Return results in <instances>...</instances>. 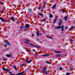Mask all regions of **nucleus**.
<instances>
[{"label": "nucleus", "instance_id": "obj_45", "mask_svg": "<svg viewBox=\"0 0 75 75\" xmlns=\"http://www.w3.org/2000/svg\"><path fill=\"white\" fill-rule=\"evenodd\" d=\"M24 71H23V72H21L20 73H22V74H23V73H24Z\"/></svg>", "mask_w": 75, "mask_h": 75}, {"label": "nucleus", "instance_id": "obj_27", "mask_svg": "<svg viewBox=\"0 0 75 75\" xmlns=\"http://www.w3.org/2000/svg\"><path fill=\"white\" fill-rule=\"evenodd\" d=\"M23 27H24L23 26H21L20 28V30H21V28H23Z\"/></svg>", "mask_w": 75, "mask_h": 75}, {"label": "nucleus", "instance_id": "obj_55", "mask_svg": "<svg viewBox=\"0 0 75 75\" xmlns=\"http://www.w3.org/2000/svg\"><path fill=\"white\" fill-rule=\"evenodd\" d=\"M65 56H66V55H65Z\"/></svg>", "mask_w": 75, "mask_h": 75}, {"label": "nucleus", "instance_id": "obj_1", "mask_svg": "<svg viewBox=\"0 0 75 75\" xmlns=\"http://www.w3.org/2000/svg\"><path fill=\"white\" fill-rule=\"evenodd\" d=\"M47 67H44L42 70V73H44L46 75H48V71H46L47 70Z\"/></svg>", "mask_w": 75, "mask_h": 75}, {"label": "nucleus", "instance_id": "obj_42", "mask_svg": "<svg viewBox=\"0 0 75 75\" xmlns=\"http://www.w3.org/2000/svg\"><path fill=\"white\" fill-rule=\"evenodd\" d=\"M49 38H50V39H52V38L51 37H49Z\"/></svg>", "mask_w": 75, "mask_h": 75}, {"label": "nucleus", "instance_id": "obj_6", "mask_svg": "<svg viewBox=\"0 0 75 75\" xmlns=\"http://www.w3.org/2000/svg\"><path fill=\"white\" fill-rule=\"evenodd\" d=\"M0 20L2 21H3V22H8L7 21H5L4 19H3V18L0 17Z\"/></svg>", "mask_w": 75, "mask_h": 75}, {"label": "nucleus", "instance_id": "obj_52", "mask_svg": "<svg viewBox=\"0 0 75 75\" xmlns=\"http://www.w3.org/2000/svg\"><path fill=\"white\" fill-rule=\"evenodd\" d=\"M19 22H18V24H19Z\"/></svg>", "mask_w": 75, "mask_h": 75}, {"label": "nucleus", "instance_id": "obj_11", "mask_svg": "<svg viewBox=\"0 0 75 75\" xmlns=\"http://www.w3.org/2000/svg\"><path fill=\"white\" fill-rule=\"evenodd\" d=\"M64 18L65 20V21H67V18H68V16H66Z\"/></svg>", "mask_w": 75, "mask_h": 75}, {"label": "nucleus", "instance_id": "obj_29", "mask_svg": "<svg viewBox=\"0 0 75 75\" xmlns=\"http://www.w3.org/2000/svg\"><path fill=\"white\" fill-rule=\"evenodd\" d=\"M32 62V60H30L27 63H28V64H29L30 63V62Z\"/></svg>", "mask_w": 75, "mask_h": 75}, {"label": "nucleus", "instance_id": "obj_33", "mask_svg": "<svg viewBox=\"0 0 75 75\" xmlns=\"http://www.w3.org/2000/svg\"><path fill=\"white\" fill-rule=\"evenodd\" d=\"M69 41H73V40L72 39H69Z\"/></svg>", "mask_w": 75, "mask_h": 75}, {"label": "nucleus", "instance_id": "obj_25", "mask_svg": "<svg viewBox=\"0 0 75 75\" xmlns=\"http://www.w3.org/2000/svg\"><path fill=\"white\" fill-rule=\"evenodd\" d=\"M46 63L47 64H50V62L48 61H46Z\"/></svg>", "mask_w": 75, "mask_h": 75}, {"label": "nucleus", "instance_id": "obj_5", "mask_svg": "<svg viewBox=\"0 0 75 75\" xmlns=\"http://www.w3.org/2000/svg\"><path fill=\"white\" fill-rule=\"evenodd\" d=\"M62 19H60L59 23V26L61 25V24H62Z\"/></svg>", "mask_w": 75, "mask_h": 75}, {"label": "nucleus", "instance_id": "obj_9", "mask_svg": "<svg viewBox=\"0 0 75 75\" xmlns=\"http://www.w3.org/2000/svg\"><path fill=\"white\" fill-rule=\"evenodd\" d=\"M25 27L27 28H29V27H30V25H29L28 24H27L25 25Z\"/></svg>", "mask_w": 75, "mask_h": 75}, {"label": "nucleus", "instance_id": "obj_12", "mask_svg": "<svg viewBox=\"0 0 75 75\" xmlns=\"http://www.w3.org/2000/svg\"><path fill=\"white\" fill-rule=\"evenodd\" d=\"M73 28H75V26H71V28L69 29V31H70L71 29H73Z\"/></svg>", "mask_w": 75, "mask_h": 75}, {"label": "nucleus", "instance_id": "obj_50", "mask_svg": "<svg viewBox=\"0 0 75 75\" xmlns=\"http://www.w3.org/2000/svg\"><path fill=\"white\" fill-rule=\"evenodd\" d=\"M35 56H38V55H37V54H35Z\"/></svg>", "mask_w": 75, "mask_h": 75}, {"label": "nucleus", "instance_id": "obj_24", "mask_svg": "<svg viewBox=\"0 0 75 75\" xmlns=\"http://www.w3.org/2000/svg\"><path fill=\"white\" fill-rule=\"evenodd\" d=\"M28 10L29 12H31L32 11V10L31 8L29 9Z\"/></svg>", "mask_w": 75, "mask_h": 75}, {"label": "nucleus", "instance_id": "obj_43", "mask_svg": "<svg viewBox=\"0 0 75 75\" xmlns=\"http://www.w3.org/2000/svg\"><path fill=\"white\" fill-rule=\"evenodd\" d=\"M36 39L37 40H38V41H39V39H38V38H36Z\"/></svg>", "mask_w": 75, "mask_h": 75}, {"label": "nucleus", "instance_id": "obj_14", "mask_svg": "<svg viewBox=\"0 0 75 75\" xmlns=\"http://www.w3.org/2000/svg\"><path fill=\"white\" fill-rule=\"evenodd\" d=\"M13 68L15 69V71L17 72V71H18V70L16 68V66H14Z\"/></svg>", "mask_w": 75, "mask_h": 75}, {"label": "nucleus", "instance_id": "obj_26", "mask_svg": "<svg viewBox=\"0 0 75 75\" xmlns=\"http://www.w3.org/2000/svg\"><path fill=\"white\" fill-rule=\"evenodd\" d=\"M70 74H71V73H70L67 72L66 73L67 75H70Z\"/></svg>", "mask_w": 75, "mask_h": 75}, {"label": "nucleus", "instance_id": "obj_23", "mask_svg": "<svg viewBox=\"0 0 75 75\" xmlns=\"http://www.w3.org/2000/svg\"><path fill=\"white\" fill-rule=\"evenodd\" d=\"M47 56H48V55H47L46 54H43L41 56V57H46Z\"/></svg>", "mask_w": 75, "mask_h": 75}, {"label": "nucleus", "instance_id": "obj_32", "mask_svg": "<svg viewBox=\"0 0 75 75\" xmlns=\"http://www.w3.org/2000/svg\"><path fill=\"white\" fill-rule=\"evenodd\" d=\"M62 11L63 13H64V12H65V11L64 10H62Z\"/></svg>", "mask_w": 75, "mask_h": 75}, {"label": "nucleus", "instance_id": "obj_51", "mask_svg": "<svg viewBox=\"0 0 75 75\" xmlns=\"http://www.w3.org/2000/svg\"><path fill=\"white\" fill-rule=\"evenodd\" d=\"M1 1H0V4H1Z\"/></svg>", "mask_w": 75, "mask_h": 75}, {"label": "nucleus", "instance_id": "obj_48", "mask_svg": "<svg viewBox=\"0 0 75 75\" xmlns=\"http://www.w3.org/2000/svg\"><path fill=\"white\" fill-rule=\"evenodd\" d=\"M35 50H33V52H35Z\"/></svg>", "mask_w": 75, "mask_h": 75}, {"label": "nucleus", "instance_id": "obj_22", "mask_svg": "<svg viewBox=\"0 0 75 75\" xmlns=\"http://www.w3.org/2000/svg\"><path fill=\"white\" fill-rule=\"evenodd\" d=\"M50 18H52V17H53V16H52V14H50Z\"/></svg>", "mask_w": 75, "mask_h": 75}, {"label": "nucleus", "instance_id": "obj_54", "mask_svg": "<svg viewBox=\"0 0 75 75\" xmlns=\"http://www.w3.org/2000/svg\"><path fill=\"white\" fill-rule=\"evenodd\" d=\"M74 4H75V3H74Z\"/></svg>", "mask_w": 75, "mask_h": 75}, {"label": "nucleus", "instance_id": "obj_30", "mask_svg": "<svg viewBox=\"0 0 75 75\" xmlns=\"http://www.w3.org/2000/svg\"><path fill=\"white\" fill-rule=\"evenodd\" d=\"M45 4L44 5V6L42 7V9L41 10V11H42L43 10V9L44 8V6H45Z\"/></svg>", "mask_w": 75, "mask_h": 75}, {"label": "nucleus", "instance_id": "obj_41", "mask_svg": "<svg viewBox=\"0 0 75 75\" xmlns=\"http://www.w3.org/2000/svg\"><path fill=\"white\" fill-rule=\"evenodd\" d=\"M32 37H34V34H32Z\"/></svg>", "mask_w": 75, "mask_h": 75}, {"label": "nucleus", "instance_id": "obj_31", "mask_svg": "<svg viewBox=\"0 0 75 75\" xmlns=\"http://www.w3.org/2000/svg\"><path fill=\"white\" fill-rule=\"evenodd\" d=\"M41 7H40V6H39L38 7V10H40V9H41Z\"/></svg>", "mask_w": 75, "mask_h": 75}, {"label": "nucleus", "instance_id": "obj_10", "mask_svg": "<svg viewBox=\"0 0 75 75\" xmlns=\"http://www.w3.org/2000/svg\"><path fill=\"white\" fill-rule=\"evenodd\" d=\"M56 6H57L56 4H55L53 6H52V9H54L55 8V7H56Z\"/></svg>", "mask_w": 75, "mask_h": 75}, {"label": "nucleus", "instance_id": "obj_13", "mask_svg": "<svg viewBox=\"0 0 75 75\" xmlns=\"http://www.w3.org/2000/svg\"><path fill=\"white\" fill-rule=\"evenodd\" d=\"M61 27L59 26L55 28V29H61Z\"/></svg>", "mask_w": 75, "mask_h": 75}, {"label": "nucleus", "instance_id": "obj_8", "mask_svg": "<svg viewBox=\"0 0 75 75\" xmlns=\"http://www.w3.org/2000/svg\"><path fill=\"white\" fill-rule=\"evenodd\" d=\"M57 17H55V18L54 19V20L53 21V24H55V22L57 21Z\"/></svg>", "mask_w": 75, "mask_h": 75}, {"label": "nucleus", "instance_id": "obj_4", "mask_svg": "<svg viewBox=\"0 0 75 75\" xmlns=\"http://www.w3.org/2000/svg\"><path fill=\"white\" fill-rule=\"evenodd\" d=\"M25 44H28V43L27 42H30V41L29 40H28L26 39L25 40Z\"/></svg>", "mask_w": 75, "mask_h": 75}, {"label": "nucleus", "instance_id": "obj_28", "mask_svg": "<svg viewBox=\"0 0 75 75\" xmlns=\"http://www.w3.org/2000/svg\"><path fill=\"white\" fill-rule=\"evenodd\" d=\"M55 53H61V52L55 51Z\"/></svg>", "mask_w": 75, "mask_h": 75}, {"label": "nucleus", "instance_id": "obj_36", "mask_svg": "<svg viewBox=\"0 0 75 75\" xmlns=\"http://www.w3.org/2000/svg\"><path fill=\"white\" fill-rule=\"evenodd\" d=\"M43 21H46V20L45 19H43Z\"/></svg>", "mask_w": 75, "mask_h": 75}, {"label": "nucleus", "instance_id": "obj_7", "mask_svg": "<svg viewBox=\"0 0 75 75\" xmlns=\"http://www.w3.org/2000/svg\"><path fill=\"white\" fill-rule=\"evenodd\" d=\"M5 43H6V44L8 45H9V46H10L11 45V44L8 41H6Z\"/></svg>", "mask_w": 75, "mask_h": 75}, {"label": "nucleus", "instance_id": "obj_35", "mask_svg": "<svg viewBox=\"0 0 75 75\" xmlns=\"http://www.w3.org/2000/svg\"><path fill=\"white\" fill-rule=\"evenodd\" d=\"M65 29H67V28H68V27L65 26Z\"/></svg>", "mask_w": 75, "mask_h": 75}, {"label": "nucleus", "instance_id": "obj_40", "mask_svg": "<svg viewBox=\"0 0 75 75\" xmlns=\"http://www.w3.org/2000/svg\"><path fill=\"white\" fill-rule=\"evenodd\" d=\"M28 61V59H26L25 60L26 61Z\"/></svg>", "mask_w": 75, "mask_h": 75}, {"label": "nucleus", "instance_id": "obj_21", "mask_svg": "<svg viewBox=\"0 0 75 75\" xmlns=\"http://www.w3.org/2000/svg\"><path fill=\"white\" fill-rule=\"evenodd\" d=\"M24 49L25 50H27V51H29V52H30V51H29L28 50V48H26L25 47H24Z\"/></svg>", "mask_w": 75, "mask_h": 75}, {"label": "nucleus", "instance_id": "obj_44", "mask_svg": "<svg viewBox=\"0 0 75 75\" xmlns=\"http://www.w3.org/2000/svg\"><path fill=\"white\" fill-rule=\"evenodd\" d=\"M73 68V67H70V69H72Z\"/></svg>", "mask_w": 75, "mask_h": 75}, {"label": "nucleus", "instance_id": "obj_17", "mask_svg": "<svg viewBox=\"0 0 75 75\" xmlns=\"http://www.w3.org/2000/svg\"><path fill=\"white\" fill-rule=\"evenodd\" d=\"M11 20H12V21H14L15 20H14V17H12L11 19Z\"/></svg>", "mask_w": 75, "mask_h": 75}, {"label": "nucleus", "instance_id": "obj_46", "mask_svg": "<svg viewBox=\"0 0 75 75\" xmlns=\"http://www.w3.org/2000/svg\"><path fill=\"white\" fill-rule=\"evenodd\" d=\"M26 30H27V29H25V30H24V31H26Z\"/></svg>", "mask_w": 75, "mask_h": 75}, {"label": "nucleus", "instance_id": "obj_38", "mask_svg": "<svg viewBox=\"0 0 75 75\" xmlns=\"http://www.w3.org/2000/svg\"><path fill=\"white\" fill-rule=\"evenodd\" d=\"M24 64H22L21 65V66H22V67H23V66H24Z\"/></svg>", "mask_w": 75, "mask_h": 75}, {"label": "nucleus", "instance_id": "obj_53", "mask_svg": "<svg viewBox=\"0 0 75 75\" xmlns=\"http://www.w3.org/2000/svg\"><path fill=\"white\" fill-rule=\"evenodd\" d=\"M40 42H41L40 41Z\"/></svg>", "mask_w": 75, "mask_h": 75}, {"label": "nucleus", "instance_id": "obj_18", "mask_svg": "<svg viewBox=\"0 0 75 75\" xmlns=\"http://www.w3.org/2000/svg\"><path fill=\"white\" fill-rule=\"evenodd\" d=\"M30 45H32V46H34V47H38V46L34 45L32 43H30Z\"/></svg>", "mask_w": 75, "mask_h": 75}, {"label": "nucleus", "instance_id": "obj_2", "mask_svg": "<svg viewBox=\"0 0 75 75\" xmlns=\"http://www.w3.org/2000/svg\"><path fill=\"white\" fill-rule=\"evenodd\" d=\"M2 69L5 71H7V72H8L9 74H10L11 75H14V74H12L11 72H10V70L8 69H6L5 68H3Z\"/></svg>", "mask_w": 75, "mask_h": 75}, {"label": "nucleus", "instance_id": "obj_34", "mask_svg": "<svg viewBox=\"0 0 75 75\" xmlns=\"http://www.w3.org/2000/svg\"><path fill=\"white\" fill-rule=\"evenodd\" d=\"M62 67H61V68H60L59 70L60 71H61V70H62Z\"/></svg>", "mask_w": 75, "mask_h": 75}, {"label": "nucleus", "instance_id": "obj_16", "mask_svg": "<svg viewBox=\"0 0 75 75\" xmlns=\"http://www.w3.org/2000/svg\"><path fill=\"white\" fill-rule=\"evenodd\" d=\"M64 25H62V28H62L61 31H64Z\"/></svg>", "mask_w": 75, "mask_h": 75}, {"label": "nucleus", "instance_id": "obj_19", "mask_svg": "<svg viewBox=\"0 0 75 75\" xmlns=\"http://www.w3.org/2000/svg\"><path fill=\"white\" fill-rule=\"evenodd\" d=\"M38 15H39V16H41V17H42L43 16V14L41 13H38Z\"/></svg>", "mask_w": 75, "mask_h": 75}, {"label": "nucleus", "instance_id": "obj_37", "mask_svg": "<svg viewBox=\"0 0 75 75\" xmlns=\"http://www.w3.org/2000/svg\"><path fill=\"white\" fill-rule=\"evenodd\" d=\"M8 49H9V47H8L6 49V50H8Z\"/></svg>", "mask_w": 75, "mask_h": 75}, {"label": "nucleus", "instance_id": "obj_3", "mask_svg": "<svg viewBox=\"0 0 75 75\" xmlns=\"http://www.w3.org/2000/svg\"><path fill=\"white\" fill-rule=\"evenodd\" d=\"M36 33L37 34V36H39L40 35H42V34L41 33H40L38 32V31H36Z\"/></svg>", "mask_w": 75, "mask_h": 75}, {"label": "nucleus", "instance_id": "obj_49", "mask_svg": "<svg viewBox=\"0 0 75 75\" xmlns=\"http://www.w3.org/2000/svg\"><path fill=\"white\" fill-rule=\"evenodd\" d=\"M5 46H6V47H7V45L6 44V45H5Z\"/></svg>", "mask_w": 75, "mask_h": 75}, {"label": "nucleus", "instance_id": "obj_39", "mask_svg": "<svg viewBox=\"0 0 75 75\" xmlns=\"http://www.w3.org/2000/svg\"><path fill=\"white\" fill-rule=\"evenodd\" d=\"M47 37L48 38H50V37H49L48 36H47Z\"/></svg>", "mask_w": 75, "mask_h": 75}, {"label": "nucleus", "instance_id": "obj_47", "mask_svg": "<svg viewBox=\"0 0 75 75\" xmlns=\"http://www.w3.org/2000/svg\"><path fill=\"white\" fill-rule=\"evenodd\" d=\"M38 48H40V47L38 46Z\"/></svg>", "mask_w": 75, "mask_h": 75}, {"label": "nucleus", "instance_id": "obj_20", "mask_svg": "<svg viewBox=\"0 0 75 75\" xmlns=\"http://www.w3.org/2000/svg\"><path fill=\"white\" fill-rule=\"evenodd\" d=\"M61 57V55L59 54H57L56 55V57Z\"/></svg>", "mask_w": 75, "mask_h": 75}, {"label": "nucleus", "instance_id": "obj_15", "mask_svg": "<svg viewBox=\"0 0 75 75\" xmlns=\"http://www.w3.org/2000/svg\"><path fill=\"white\" fill-rule=\"evenodd\" d=\"M6 57L8 58H10V57H11V55L10 54H7L6 55Z\"/></svg>", "mask_w": 75, "mask_h": 75}]
</instances>
